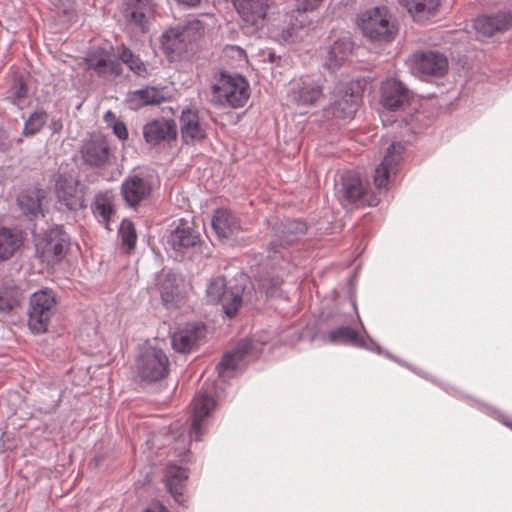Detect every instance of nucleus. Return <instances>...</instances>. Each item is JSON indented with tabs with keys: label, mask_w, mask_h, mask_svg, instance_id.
<instances>
[{
	"label": "nucleus",
	"mask_w": 512,
	"mask_h": 512,
	"mask_svg": "<svg viewBox=\"0 0 512 512\" xmlns=\"http://www.w3.org/2000/svg\"><path fill=\"white\" fill-rule=\"evenodd\" d=\"M358 26L372 41L391 42L398 33V26L385 6H377L361 12L358 16Z\"/></svg>",
	"instance_id": "1"
},
{
	"label": "nucleus",
	"mask_w": 512,
	"mask_h": 512,
	"mask_svg": "<svg viewBox=\"0 0 512 512\" xmlns=\"http://www.w3.org/2000/svg\"><path fill=\"white\" fill-rule=\"evenodd\" d=\"M249 98V85L242 76L221 74L212 86V101L233 108L243 107Z\"/></svg>",
	"instance_id": "2"
},
{
	"label": "nucleus",
	"mask_w": 512,
	"mask_h": 512,
	"mask_svg": "<svg viewBox=\"0 0 512 512\" xmlns=\"http://www.w3.org/2000/svg\"><path fill=\"white\" fill-rule=\"evenodd\" d=\"M56 300L53 292L44 289L35 292L29 302L28 326L33 333L47 331L51 317L55 312Z\"/></svg>",
	"instance_id": "3"
},
{
	"label": "nucleus",
	"mask_w": 512,
	"mask_h": 512,
	"mask_svg": "<svg viewBox=\"0 0 512 512\" xmlns=\"http://www.w3.org/2000/svg\"><path fill=\"white\" fill-rule=\"evenodd\" d=\"M243 288L231 287L226 290V281L223 277H216L210 281L206 289L207 301L212 304L221 303L224 313L233 317L242 304Z\"/></svg>",
	"instance_id": "4"
},
{
	"label": "nucleus",
	"mask_w": 512,
	"mask_h": 512,
	"mask_svg": "<svg viewBox=\"0 0 512 512\" xmlns=\"http://www.w3.org/2000/svg\"><path fill=\"white\" fill-rule=\"evenodd\" d=\"M352 83H339L332 92V101L328 112L338 119L352 118L356 113L361 95Z\"/></svg>",
	"instance_id": "5"
},
{
	"label": "nucleus",
	"mask_w": 512,
	"mask_h": 512,
	"mask_svg": "<svg viewBox=\"0 0 512 512\" xmlns=\"http://www.w3.org/2000/svg\"><path fill=\"white\" fill-rule=\"evenodd\" d=\"M68 245L66 234L58 228L51 229L43 237L37 238L35 244L37 255L48 265L58 263L66 254Z\"/></svg>",
	"instance_id": "6"
},
{
	"label": "nucleus",
	"mask_w": 512,
	"mask_h": 512,
	"mask_svg": "<svg viewBox=\"0 0 512 512\" xmlns=\"http://www.w3.org/2000/svg\"><path fill=\"white\" fill-rule=\"evenodd\" d=\"M169 360L160 349H146L138 358L137 368L143 380L156 382L168 375Z\"/></svg>",
	"instance_id": "7"
},
{
	"label": "nucleus",
	"mask_w": 512,
	"mask_h": 512,
	"mask_svg": "<svg viewBox=\"0 0 512 512\" xmlns=\"http://www.w3.org/2000/svg\"><path fill=\"white\" fill-rule=\"evenodd\" d=\"M233 5L247 33L253 34L264 26L270 0H233Z\"/></svg>",
	"instance_id": "8"
},
{
	"label": "nucleus",
	"mask_w": 512,
	"mask_h": 512,
	"mask_svg": "<svg viewBox=\"0 0 512 512\" xmlns=\"http://www.w3.org/2000/svg\"><path fill=\"white\" fill-rule=\"evenodd\" d=\"M55 192L58 201L70 210H78L86 206V187L71 175L61 174L58 176Z\"/></svg>",
	"instance_id": "9"
},
{
	"label": "nucleus",
	"mask_w": 512,
	"mask_h": 512,
	"mask_svg": "<svg viewBox=\"0 0 512 512\" xmlns=\"http://www.w3.org/2000/svg\"><path fill=\"white\" fill-rule=\"evenodd\" d=\"M448 65L446 57L437 51H417L410 58L412 72L420 76H439Z\"/></svg>",
	"instance_id": "10"
},
{
	"label": "nucleus",
	"mask_w": 512,
	"mask_h": 512,
	"mask_svg": "<svg viewBox=\"0 0 512 512\" xmlns=\"http://www.w3.org/2000/svg\"><path fill=\"white\" fill-rule=\"evenodd\" d=\"M87 67L99 77H116L122 73V65L111 51L103 48L93 49L86 58Z\"/></svg>",
	"instance_id": "11"
},
{
	"label": "nucleus",
	"mask_w": 512,
	"mask_h": 512,
	"mask_svg": "<svg viewBox=\"0 0 512 512\" xmlns=\"http://www.w3.org/2000/svg\"><path fill=\"white\" fill-rule=\"evenodd\" d=\"M80 153L83 162L94 168L105 167L112 156L109 144L102 136H93L86 141Z\"/></svg>",
	"instance_id": "12"
},
{
	"label": "nucleus",
	"mask_w": 512,
	"mask_h": 512,
	"mask_svg": "<svg viewBox=\"0 0 512 512\" xmlns=\"http://www.w3.org/2000/svg\"><path fill=\"white\" fill-rule=\"evenodd\" d=\"M365 193L366 188L357 173L348 171L343 174L340 189L338 190V198L344 207L364 205Z\"/></svg>",
	"instance_id": "13"
},
{
	"label": "nucleus",
	"mask_w": 512,
	"mask_h": 512,
	"mask_svg": "<svg viewBox=\"0 0 512 512\" xmlns=\"http://www.w3.org/2000/svg\"><path fill=\"white\" fill-rule=\"evenodd\" d=\"M143 137L147 144L157 146L177 137V127L173 120L156 119L143 127Z\"/></svg>",
	"instance_id": "14"
},
{
	"label": "nucleus",
	"mask_w": 512,
	"mask_h": 512,
	"mask_svg": "<svg viewBox=\"0 0 512 512\" xmlns=\"http://www.w3.org/2000/svg\"><path fill=\"white\" fill-rule=\"evenodd\" d=\"M404 147L400 143H392L383 158V161L376 167L374 184L377 188H387L391 174L396 172Z\"/></svg>",
	"instance_id": "15"
},
{
	"label": "nucleus",
	"mask_w": 512,
	"mask_h": 512,
	"mask_svg": "<svg viewBox=\"0 0 512 512\" xmlns=\"http://www.w3.org/2000/svg\"><path fill=\"white\" fill-rule=\"evenodd\" d=\"M154 13L153 0H125L124 17L129 25L146 31Z\"/></svg>",
	"instance_id": "16"
},
{
	"label": "nucleus",
	"mask_w": 512,
	"mask_h": 512,
	"mask_svg": "<svg viewBox=\"0 0 512 512\" xmlns=\"http://www.w3.org/2000/svg\"><path fill=\"white\" fill-rule=\"evenodd\" d=\"M179 122L181 136L185 143H193L205 137L204 123L196 108L187 107L183 109Z\"/></svg>",
	"instance_id": "17"
},
{
	"label": "nucleus",
	"mask_w": 512,
	"mask_h": 512,
	"mask_svg": "<svg viewBox=\"0 0 512 512\" xmlns=\"http://www.w3.org/2000/svg\"><path fill=\"white\" fill-rule=\"evenodd\" d=\"M205 336V328L200 324H188L172 335V347L179 353H189L198 346Z\"/></svg>",
	"instance_id": "18"
},
{
	"label": "nucleus",
	"mask_w": 512,
	"mask_h": 512,
	"mask_svg": "<svg viewBox=\"0 0 512 512\" xmlns=\"http://www.w3.org/2000/svg\"><path fill=\"white\" fill-rule=\"evenodd\" d=\"M290 96L297 105H313L322 96V86L309 77L301 78L293 83Z\"/></svg>",
	"instance_id": "19"
},
{
	"label": "nucleus",
	"mask_w": 512,
	"mask_h": 512,
	"mask_svg": "<svg viewBox=\"0 0 512 512\" xmlns=\"http://www.w3.org/2000/svg\"><path fill=\"white\" fill-rule=\"evenodd\" d=\"M409 101L408 89L398 80H386L381 87V104L389 110L402 108Z\"/></svg>",
	"instance_id": "20"
},
{
	"label": "nucleus",
	"mask_w": 512,
	"mask_h": 512,
	"mask_svg": "<svg viewBox=\"0 0 512 512\" xmlns=\"http://www.w3.org/2000/svg\"><path fill=\"white\" fill-rule=\"evenodd\" d=\"M477 33L483 36H493L497 32H504L512 28V13L499 12L493 16L482 15L474 20Z\"/></svg>",
	"instance_id": "21"
},
{
	"label": "nucleus",
	"mask_w": 512,
	"mask_h": 512,
	"mask_svg": "<svg viewBox=\"0 0 512 512\" xmlns=\"http://www.w3.org/2000/svg\"><path fill=\"white\" fill-rule=\"evenodd\" d=\"M152 185L146 178L137 175L128 177L121 185V193L129 206H136L148 198Z\"/></svg>",
	"instance_id": "22"
},
{
	"label": "nucleus",
	"mask_w": 512,
	"mask_h": 512,
	"mask_svg": "<svg viewBox=\"0 0 512 512\" xmlns=\"http://www.w3.org/2000/svg\"><path fill=\"white\" fill-rule=\"evenodd\" d=\"M215 404V400L205 392L198 393L194 398L190 437L195 441H199L201 439V426L204 419L214 409Z\"/></svg>",
	"instance_id": "23"
},
{
	"label": "nucleus",
	"mask_w": 512,
	"mask_h": 512,
	"mask_svg": "<svg viewBox=\"0 0 512 512\" xmlns=\"http://www.w3.org/2000/svg\"><path fill=\"white\" fill-rule=\"evenodd\" d=\"M187 479L188 473L184 468L175 465L167 467L164 477L165 485L174 500L181 505L185 503L184 489Z\"/></svg>",
	"instance_id": "24"
},
{
	"label": "nucleus",
	"mask_w": 512,
	"mask_h": 512,
	"mask_svg": "<svg viewBox=\"0 0 512 512\" xmlns=\"http://www.w3.org/2000/svg\"><path fill=\"white\" fill-rule=\"evenodd\" d=\"M199 242V234L196 233L187 223L180 221L177 227L171 232L168 244L175 251L182 252L185 249L195 246Z\"/></svg>",
	"instance_id": "25"
},
{
	"label": "nucleus",
	"mask_w": 512,
	"mask_h": 512,
	"mask_svg": "<svg viewBox=\"0 0 512 512\" xmlns=\"http://www.w3.org/2000/svg\"><path fill=\"white\" fill-rule=\"evenodd\" d=\"M414 21L423 23L435 15L439 0H398Z\"/></svg>",
	"instance_id": "26"
},
{
	"label": "nucleus",
	"mask_w": 512,
	"mask_h": 512,
	"mask_svg": "<svg viewBox=\"0 0 512 512\" xmlns=\"http://www.w3.org/2000/svg\"><path fill=\"white\" fill-rule=\"evenodd\" d=\"M212 227L218 237L229 238L240 230V222L230 211L218 209L213 216Z\"/></svg>",
	"instance_id": "27"
},
{
	"label": "nucleus",
	"mask_w": 512,
	"mask_h": 512,
	"mask_svg": "<svg viewBox=\"0 0 512 512\" xmlns=\"http://www.w3.org/2000/svg\"><path fill=\"white\" fill-rule=\"evenodd\" d=\"M165 100L163 90L156 87H145L129 94L128 104L131 109H139L146 105H158Z\"/></svg>",
	"instance_id": "28"
},
{
	"label": "nucleus",
	"mask_w": 512,
	"mask_h": 512,
	"mask_svg": "<svg viewBox=\"0 0 512 512\" xmlns=\"http://www.w3.org/2000/svg\"><path fill=\"white\" fill-rule=\"evenodd\" d=\"M23 236L18 230L0 228V261L8 260L22 246Z\"/></svg>",
	"instance_id": "29"
},
{
	"label": "nucleus",
	"mask_w": 512,
	"mask_h": 512,
	"mask_svg": "<svg viewBox=\"0 0 512 512\" xmlns=\"http://www.w3.org/2000/svg\"><path fill=\"white\" fill-rule=\"evenodd\" d=\"M252 348V343L250 340H242L240 341L236 347L232 350L224 354L222 360L217 365V370L220 375L227 370H234L237 368L239 362L245 358L246 355L250 352Z\"/></svg>",
	"instance_id": "30"
},
{
	"label": "nucleus",
	"mask_w": 512,
	"mask_h": 512,
	"mask_svg": "<svg viewBox=\"0 0 512 512\" xmlns=\"http://www.w3.org/2000/svg\"><path fill=\"white\" fill-rule=\"evenodd\" d=\"M44 196L45 193L41 189L26 190L18 196V206L26 216L36 217L41 212V200Z\"/></svg>",
	"instance_id": "31"
},
{
	"label": "nucleus",
	"mask_w": 512,
	"mask_h": 512,
	"mask_svg": "<svg viewBox=\"0 0 512 512\" xmlns=\"http://www.w3.org/2000/svg\"><path fill=\"white\" fill-rule=\"evenodd\" d=\"M94 216L102 223L106 229L111 230L110 221L114 214L112 196L108 192H100L96 194L92 204Z\"/></svg>",
	"instance_id": "32"
},
{
	"label": "nucleus",
	"mask_w": 512,
	"mask_h": 512,
	"mask_svg": "<svg viewBox=\"0 0 512 512\" xmlns=\"http://www.w3.org/2000/svg\"><path fill=\"white\" fill-rule=\"evenodd\" d=\"M351 52L352 42L349 38L344 37L335 41L328 52L326 66L329 69L338 68L347 60Z\"/></svg>",
	"instance_id": "33"
},
{
	"label": "nucleus",
	"mask_w": 512,
	"mask_h": 512,
	"mask_svg": "<svg viewBox=\"0 0 512 512\" xmlns=\"http://www.w3.org/2000/svg\"><path fill=\"white\" fill-rule=\"evenodd\" d=\"M307 230V226L300 220H288L276 226L277 236L283 241V244H291L296 241Z\"/></svg>",
	"instance_id": "34"
},
{
	"label": "nucleus",
	"mask_w": 512,
	"mask_h": 512,
	"mask_svg": "<svg viewBox=\"0 0 512 512\" xmlns=\"http://www.w3.org/2000/svg\"><path fill=\"white\" fill-rule=\"evenodd\" d=\"M23 292L14 284L4 283L0 286V311L9 312L18 307L23 300Z\"/></svg>",
	"instance_id": "35"
},
{
	"label": "nucleus",
	"mask_w": 512,
	"mask_h": 512,
	"mask_svg": "<svg viewBox=\"0 0 512 512\" xmlns=\"http://www.w3.org/2000/svg\"><path fill=\"white\" fill-rule=\"evenodd\" d=\"M328 339L331 343L351 344L362 346L364 344L361 336L351 327L341 326L328 333Z\"/></svg>",
	"instance_id": "36"
},
{
	"label": "nucleus",
	"mask_w": 512,
	"mask_h": 512,
	"mask_svg": "<svg viewBox=\"0 0 512 512\" xmlns=\"http://www.w3.org/2000/svg\"><path fill=\"white\" fill-rule=\"evenodd\" d=\"M119 59L122 63L126 64L127 67L139 77H147L148 70L144 62L138 55H135L129 48L122 46L118 52Z\"/></svg>",
	"instance_id": "37"
},
{
	"label": "nucleus",
	"mask_w": 512,
	"mask_h": 512,
	"mask_svg": "<svg viewBox=\"0 0 512 512\" xmlns=\"http://www.w3.org/2000/svg\"><path fill=\"white\" fill-rule=\"evenodd\" d=\"M186 42L182 39L179 28H172L165 32L161 37L162 48L168 54L180 53L183 50V43Z\"/></svg>",
	"instance_id": "38"
},
{
	"label": "nucleus",
	"mask_w": 512,
	"mask_h": 512,
	"mask_svg": "<svg viewBox=\"0 0 512 512\" xmlns=\"http://www.w3.org/2000/svg\"><path fill=\"white\" fill-rule=\"evenodd\" d=\"M159 291L164 303L174 302L179 293L176 276L170 273L166 274L159 284Z\"/></svg>",
	"instance_id": "39"
},
{
	"label": "nucleus",
	"mask_w": 512,
	"mask_h": 512,
	"mask_svg": "<svg viewBox=\"0 0 512 512\" xmlns=\"http://www.w3.org/2000/svg\"><path fill=\"white\" fill-rule=\"evenodd\" d=\"M176 28H179L182 39L188 42L195 41L204 33V24L196 18L189 19L184 25H179Z\"/></svg>",
	"instance_id": "40"
},
{
	"label": "nucleus",
	"mask_w": 512,
	"mask_h": 512,
	"mask_svg": "<svg viewBox=\"0 0 512 512\" xmlns=\"http://www.w3.org/2000/svg\"><path fill=\"white\" fill-rule=\"evenodd\" d=\"M48 119V115L44 111H36L26 120L23 134L25 136L34 135L39 132Z\"/></svg>",
	"instance_id": "41"
},
{
	"label": "nucleus",
	"mask_w": 512,
	"mask_h": 512,
	"mask_svg": "<svg viewBox=\"0 0 512 512\" xmlns=\"http://www.w3.org/2000/svg\"><path fill=\"white\" fill-rule=\"evenodd\" d=\"M119 234L123 246L127 250H132L136 245L137 235L133 223L129 220H123L120 224Z\"/></svg>",
	"instance_id": "42"
},
{
	"label": "nucleus",
	"mask_w": 512,
	"mask_h": 512,
	"mask_svg": "<svg viewBox=\"0 0 512 512\" xmlns=\"http://www.w3.org/2000/svg\"><path fill=\"white\" fill-rule=\"evenodd\" d=\"M53 5L55 13L62 22H71L74 19L76 13L73 0H56Z\"/></svg>",
	"instance_id": "43"
},
{
	"label": "nucleus",
	"mask_w": 512,
	"mask_h": 512,
	"mask_svg": "<svg viewBox=\"0 0 512 512\" xmlns=\"http://www.w3.org/2000/svg\"><path fill=\"white\" fill-rule=\"evenodd\" d=\"M28 89L21 78L15 77L9 92V99L13 104L20 105L27 97Z\"/></svg>",
	"instance_id": "44"
},
{
	"label": "nucleus",
	"mask_w": 512,
	"mask_h": 512,
	"mask_svg": "<svg viewBox=\"0 0 512 512\" xmlns=\"http://www.w3.org/2000/svg\"><path fill=\"white\" fill-rule=\"evenodd\" d=\"M282 282V277H280L279 275L271 279L264 278L260 281L258 288L260 292L265 293L267 297H270L275 295L276 291L281 286Z\"/></svg>",
	"instance_id": "45"
},
{
	"label": "nucleus",
	"mask_w": 512,
	"mask_h": 512,
	"mask_svg": "<svg viewBox=\"0 0 512 512\" xmlns=\"http://www.w3.org/2000/svg\"><path fill=\"white\" fill-rule=\"evenodd\" d=\"M323 0H302L297 5V10L302 12L313 11L317 9Z\"/></svg>",
	"instance_id": "46"
},
{
	"label": "nucleus",
	"mask_w": 512,
	"mask_h": 512,
	"mask_svg": "<svg viewBox=\"0 0 512 512\" xmlns=\"http://www.w3.org/2000/svg\"><path fill=\"white\" fill-rule=\"evenodd\" d=\"M113 132L120 140H126L128 138L126 125L122 121H114Z\"/></svg>",
	"instance_id": "47"
},
{
	"label": "nucleus",
	"mask_w": 512,
	"mask_h": 512,
	"mask_svg": "<svg viewBox=\"0 0 512 512\" xmlns=\"http://www.w3.org/2000/svg\"><path fill=\"white\" fill-rule=\"evenodd\" d=\"M144 512H168L165 506L159 502L151 503Z\"/></svg>",
	"instance_id": "48"
},
{
	"label": "nucleus",
	"mask_w": 512,
	"mask_h": 512,
	"mask_svg": "<svg viewBox=\"0 0 512 512\" xmlns=\"http://www.w3.org/2000/svg\"><path fill=\"white\" fill-rule=\"evenodd\" d=\"M176 1L181 4L191 6V7H194L200 3V0H176Z\"/></svg>",
	"instance_id": "49"
},
{
	"label": "nucleus",
	"mask_w": 512,
	"mask_h": 512,
	"mask_svg": "<svg viewBox=\"0 0 512 512\" xmlns=\"http://www.w3.org/2000/svg\"><path fill=\"white\" fill-rule=\"evenodd\" d=\"M6 139L7 137L5 133L2 130H0V148H2L5 145Z\"/></svg>",
	"instance_id": "50"
},
{
	"label": "nucleus",
	"mask_w": 512,
	"mask_h": 512,
	"mask_svg": "<svg viewBox=\"0 0 512 512\" xmlns=\"http://www.w3.org/2000/svg\"><path fill=\"white\" fill-rule=\"evenodd\" d=\"M105 117H106L107 120H108L109 117L115 119L114 114L112 112H110V111L106 113Z\"/></svg>",
	"instance_id": "51"
},
{
	"label": "nucleus",
	"mask_w": 512,
	"mask_h": 512,
	"mask_svg": "<svg viewBox=\"0 0 512 512\" xmlns=\"http://www.w3.org/2000/svg\"><path fill=\"white\" fill-rule=\"evenodd\" d=\"M275 246H276V242L275 241L271 242L272 249H274Z\"/></svg>",
	"instance_id": "52"
},
{
	"label": "nucleus",
	"mask_w": 512,
	"mask_h": 512,
	"mask_svg": "<svg viewBox=\"0 0 512 512\" xmlns=\"http://www.w3.org/2000/svg\"><path fill=\"white\" fill-rule=\"evenodd\" d=\"M377 202H368V205H376Z\"/></svg>",
	"instance_id": "53"
}]
</instances>
